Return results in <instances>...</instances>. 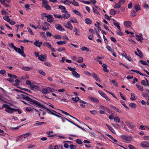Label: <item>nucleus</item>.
I'll return each instance as SVG.
<instances>
[{
	"label": "nucleus",
	"instance_id": "nucleus-1",
	"mask_svg": "<svg viewBox=\"0 0 149 149\" xmlns=\"http://www.w3.org/2000/svg\"><path fill=\"white\" fill-rule=\"evenodd\" d=\"M55 89L53 88H51L49 87L48 86L45 88H43L42 89V92L44 94H46L54 92Z\"/></svg>",
	"mask_w": 149,
	"mask_h": 149
},
{
	"label": "nucleus",
	"instance_id": "nucleus-14",
	"mask_svg": "<svg viewBox=\"0 0 149 149\" xmlns=\"http://www.w3.org/2000/svg\"><path fill=\"white\" fill-rule=\"evenodd\" d=\"M47 58L46 55H41L38 58L40 60L43 61L45 60Z\"/></svg>",
	"mask_w": 149,
	"mask_h": 149
},
{
	"label": "nucleus",
	"instance_id": "nucleus-10",
	"mask_svg": "<svg viewBox=\"0 0 149 149\" xmlns=\"http://www.w3.org/2000/svg\"><path fill=\"white\" fill-rule=\"evenodd\" d=\"M99 94L102 96L106 100H108V101H110V100L108 97L106 95V94L103 92L102 91L99 90L98 91Z\"/></svg>",
	"mask_w": 149,
	"mask_h": 149
},
{
	"label": "nucleus",
	"instance_id": "nucleus-34",
	"mask_svg": "<svg viewBox=\"0 0 149 149\" xmlns=\"http://www.w3.org/2000/svg\"><path fill=\"white\" fill-rule=\"evenodd\" d=\"M67 43L66 41H60L57 42V43L58 45H63L64 44H65Z\"/></svg>",
	"mask_w": 149,
	"mask_h": 149
},
{
	"label": "nucleus",
	"instance_id": "nucleus-50",
	"mask_svg": "<svg viewBox=\"0 0 149 149\" xmlns=\"http://www.w3.org/2000/svg\"><path fill=\"white\" fill-rule=\"evenodd\" d=\"M53 37L54 38L59 40L61 39V36L59 35H54Z\"/></svg>",
	"mask_w": 149,
	"mask_h": 149
},
{
	"label": "nucleus",
	"instance_id": "nucleus-17",
	"mask_svg": "<svg viewBox=\"0 0 149 149\" xmlns=\"http://www.w3.org/2000/svg\"><path fill=\"white\" fill-rule=\"evenodd\" d=\"M127 125L130 127L131 129H134L136 127V126L135 125H133L131 122H127Z\"/></svg>",
	"mask_w": 149,
	"mask_h": 149
},
{
	"label": "nucleus",
	"instance_id": "nucleus-62",
	"mask_svg": "<svg viewBox=\"0 0 149 149\" xmlns=\"http://www.w3.org/2000/svg\"><path fill=\"white\" fill-rule=\"evenodd\" d=\"M130 106L131 107L134 108L136 107V104L135 103H131L129 104Z\"/></svg>",
	"mask_w": 149,
	"mask_h": 149
},
{
	"label": "nucleus",
	"instance_id": "nucleus-56",
	"mask_svg": "<svg viewBox=\"0 0 149 149\" xmlns=\"http://www.w3.org/2000/svg\"><path fill=\"white\" fill-rule=\"evenodd\" d=\"M20 127H21V126H17V127H11L10 128V130H17L19 129L20 128Z\"/></svg>",
	"mask_w": 149,
	"mask_h": 149
},
{
	"label": "nucleus",
	"instance_id": "nucleus-58",
	"mask_svg": "<svg viewBox=\"0 0 149 149\" xmlns=\"http://www.w3.org/2000/svg\"><path fill=\"white\" fill-rule=\"evenodd\" d=\"M83 58L81 57H79V58L77 61L78 63H81L83 62Z\"/></svg>",
	"mask_w": 149,
	"mask_h": 149
},
{
	"label": "nucleus",
	"instance_id": "nucleus-43",
	"mask_svg": "<svg viewBox=\"0 0 149 149\" xmlns=\"http://www.w3.org/2000/svg\"><path fill=\"white\" fill-rule=\"evenodd\" d=\"M72 4L74 6H78L79 4L78 3L75 1H72Z\"/></svg>",
	"mask_w": 149,
	"mask_h": 149
},
{
	"label": "nucleus",
	"instance_id": "nucleus-20",
	"mask_svg": "<svg viewBox=\"0 0 149 149\" xmlns=\"http://www.w3.org/2000/svg\"><path fill=\"white\" fill-rule=\"evenodd\" d=\"M88 99L94 102L98 103L99 102V100L96 98L90 96L88 97Z\"/></svg>",
	"mask_w": 149,
	"mask_h": 149
},
{
	"label": "nucleus",
	"instance_id": "nucleus-30",
	"mask_svg": "<svg viewBox=\"0 0 149 149\" xmlns=\"http://www.w3.org/2000/svg\"><path fill=\"white\" fill-rule=\"evenodd\" d=\"M92 75L93 77L96 81H98L99 80V78L98 76L95 73H92Z\"/></svg>",
	"mask_w": 149,
	"mask_h": 149
},
{
	"label": "nucleus",
	"instance_id": "nucleus-51",
	"mask_svg": "<svg viewBox=\"0 0 149 149\" xmlns=\"http://www.w3.org/2000/svg\"><path fill=\"white\" fill-rule=\"evenodd\" d=\"M120 102L121 103V104L123 105L124 106V107L125 108H126V109H129V108L125 104V102L122 101V100H120Z\"/></svg>",
	"mask_w": 149,
	"mask_h": 149
},
{
	"label": "nucleus",
	"instance_id": "nucleus-60",
	"mask_svg": "<svg viewBox=\"0 0 149 149\" xmlns=\"http://www.w3.org/2000/svg\"><path fill=\"white\" fill-rule=\"evenodd\" d=\"M79 1L85 4H89L91 3V2L89 1H84V0H79Z\"/></svg>",
	"mask_w": 149,
	"mask_h": 149
},
{
	"label": "nucleus",
	"instance_id": "nucleus-54",
	"mask_svg": "<svg viewBox=\"0 0 149 149\" xmlns=\"http://www.w3.org/2000/svg\"><path fill=\"white\" fill-rule=\"evenodd\" d=\"M21 93L19 92V93L17 95V98L18 99H22V94L20 93Z\"/></svg>",
	"mask_w": 149,
	"mask_h": 149
},
{
	"label": "nucleus",
	"instance_id": "nucleus-15",
	"mask_svg": "<svg viewBox=\"0 0 149 149\" xmlns=\"http://www.w3.org/2000/svg\"><path fill=\"white\" fill-rule=\"evenodd\" d=\"M30 88L31 90L36 91L38 90L39 87L37 85H34L32 84L30 86Z\"/></svg>",
	"mask_w": 149,
	"mask_h": 149
},
{
	"label": "nucleus",
	"instance_id": "nucleus-18",
	"mask_svg": "<svg viewBox=\"0 0 149 149\" xmlns=\"http://www.w3.org/2000/svg\"><path fill=\"white\" fill-rule=\"evenodd\" d=\"M134 8L136 12H138V11L141 10V7L139 4L136 3L134 6Z\"/></svg>",
	"mask_w": 149,
	"mask_h": 149
},
{
	"label": "nucleus",
	"instance_id": "nucleus-6",
	"mask_svg": "<svg viewBox=\"0 0 149 149\" xmlns=\"http://www.w3.org/2000/svg\"><path fill=\"white\" fill-rule=\"evenodd\" d=\"M19 92L23 93V94H22V99H24L26 101L29 102H30V100H31V99L28 96V94L27 93L23 92L21 91H20Z\"/></svg>",
	"mask_w": 149,
	"mask_h": 149
},
{
	"label": "nucleus",
	"instance_id": "nucleus-36",
	"mask_svg": "<svg viewBox=\"0 0 149 149\" xmlns=\"http://www.w3.org/2000/svg\"><path fill=\"white\" fill-rule=\"evenodd\" d=\"M70 21L73 23H78L77 20L74 18H71L70 19Z\"/></svg>",
	"mask_w": 149,
	"mask_h": 149
},
{
	"label": "nucleus",
	"instance_id": "nucleus-40",
	"mask_svg": "<svg viewBox=\"0 0 149 149\" xmlns=\"http://www.w3.org/2000/svg\"><path fill=\"white\" fill-rule=\"evenodd\" d=\"M81 49L83 51H86L88 52L89 51V49L85 46L82 47Z\"/></svg>",
	"mask_w": 149,
	"mask_h": 149
},
{
	"label": "nucleus",
	"instance_id": "nucleus-2",
	"mask_svg": "<svg viewBox=\"0 0 149 149\" xmlns=\"http://www.w3.org/2000/svg\"><path fill=\"white\" fill-rule=\"evenodd\" d=\"M3 108H5L6 109L5 111L10 114L13 113L15 110V109L11 107L8 105L6 104H4L3 105Z\"/></svg>",
	"mask_w": 149,
	"mask_h": 149
},
{
	"label": "nucleus",
	"instance_id": "nucleus-23",
	"mask_svg": "<svg viewBox=\"0 0 149 149\" xmlns=\"http://www.w3.org/2000/svg\"><path fill=\"white\" fill-rule=\"evenodd\" d=\"M47 18V21L49 22H52L54 20V18L53 16L51 15H49Z\"/></svg>",
	"mask_w": 149,
	"mask_h": 149
},
{
	"label": "nucleus",
	"instance_id": "nucleus-25",
	"mask_svg": "<svg viewBox=\"0 0 149 149\" xmlns=\"http://www.w3.org/2000/svg\"><path fill=\"white\" fill-rule=\"evenodd\" d=\"M137 52H139V54L141 55L140 56L137 52L136 51H135L134 53L135 54L137 55V56H139V57H142L143 56V55L142 54L141 52L138 49H137Z\"/></svg>",
	"mask_w": 149,
	"mask_h": 149
},
{
	"label": "nucleus",
	"instance_id": "nucleus-49",
	"mask_svg": "<svg viewBox=\"0 0 149 149\" xmlns=\"http://www.w3.org/2000/svg\"><path fill=\"white\" fill-rule=\"evenodd\" d=\"M110 13L112 15H114L116 14V12L113 9H111L110 10Z\"/></svg>",
	"mask_w": 149,
	"mask_h": 149
},
{
	"label": "nucleus",
	"instance_id": "nucleus-21",
	"mask_svg": "<svg viewBox=\"0 0 149 149\" xmlns=\"http://www.w3.org/2000/svg\"><path fill=\"white\" fill-rule=\"evenodd\" d=\"M146 129L149 130V126L148 125L144 126L143 125H141L139 127V129L141 130H145Z\"/></svg>",
	"mask_w": 149,
	"mask_h": 149
},
{
	"label": "nucleus",
	"instance_id": "nucleus-33",
	"mask_svg": "<svg viewBox=\"0 0 149 149\" xmlns=\"http://www.w3.org/2000/svg\"><path fill=\"white\" fill-rule=\"evenodd\" d=\"M148 81L147 79H146V81L143 80H142L141 82V84L142 85L145 86H146L148 85Z\"/></svg>",
	"mask_w": 149,
	"mask_h": 149
},
{
	"label": "nucleus",
	"instance_id": "nucleus-41",
	"mask_svg": "<svg viewBox=\"0 0 149 149\" xmlns=\"http://www.w3.org/2000/svg\"><path fill=\"white\" fill-rule=\"evenodd\" d=\"M136 13L134 10H132L131 12V17H133L136 16Z\"/></svg>",
	"mask_w": 149,
	"mask_h": 149
},
{
	"label": "nucleus",
	"instance_id": "nucleus-35",
	"mask_svg": "<svg viewBox=\"0 0 149 149\" xmlns=\"http://www.w3.org/2000/svg\"><path fill=\"white\" fill-rule=\"evenodd\" d=\"M135 36L137 38H136V40H137L140 41L141 42L142 41V40H143V38L141 36H139V35H136Z\"/></svg>",
	"mask_w": 149,
	"mask_h": 149
},
{
	"label": "nucleus",
	"instance_id": "nucleus-28",
	"mask_svg": "<svg viewBox=\"0 0 149 149\" xmlns=\"http://www.w3.org/2000/svg\"><path fill=\"white\" fill-rule=\"evenodd\" d=\"M32 68L30 67H23L22 68V69L24 71H29Z\"/></svg>",
	"mask_w": 149,
	"mask_h": 149
},
{
	"label": "nucleus",
	"instance_id": "nucleus-45",
	"mask_svg": "<svg viewBox=\"0 0 149 149\" xmlns=\"http://www.w3.org/2000/svg\"><path fill=\"white\" fill-rule=\"evenodd\" d=\"M117 35L119 36H122L123 35V33L121 31V29L119 30L116 32Z\"/></svg>",
	"mask_w": 149,
	"mask_h": 149
},
{
	"label": "nucleus",
	"instance_id": "nucleus-42",
	"mask_svg": "<svg viewBox=\"0 0 149 149\" xmlns=\"http://www.w3.org/2000/svg\"><path fill=\"white\" fill-rule=\"evenodd\" d=\"M136 85L137 86L139 89L140 91H143V87L142 86L139 85L138 84H136Z\"/></svg>",
	"mask_w": 149,
	"mask_h": 149
},
{
	"label": "nucleus",
	"instance_id": "nucleus-55",
	"mask_svg": "<svg viewBox=\"0 0 149 149\" xmlns=\"http://www.w3.org/2000/svg\"><path fill=\"white\" fill-rule=\"evenodd\" d=\"M65 47H63L62 48H59L58 49V52H61L63 51H65Z\"/></svg>",
	"mask_w": 149,
	"mask_h": 149
},
{
	"label": "nucleus",
	"instance_id": "nucleus-3",
	"mask_svg": "<svg viewBox=\"0 0 149 149\" xmlns=\"http://www.w3.org/2000/svg\"><path fill=\"white\" fill-rule=\"evenodd\" d=\"M20 48H20L16 47L15 50L17 52L21 55L22 56L24 57H26V55L24 54V47L21 46Z\"/></svg>",
	"mask_w": 149,
	"mask_h": 149
},
{
	"label": "nucleus",
	"instance_id": "nucleus-38",
	"mask_svg": "<svg viewBox=\"0 0 149 149\" xmlns=\"http://www.w3.org/2000/svg\"><path fill=\"white\" fill-rule=\"evenodd\" d=\"M131 97L130 98V99L132 100H135L136 98V97L135 96V94L133 93H131Z\"/></svg>",
	"mask_w": 149,
	"mask_h": 149
},
{
	"label": "nucleus",
	"instance_id": "nucleus-64",
	"mask_svg": "<svg viewBox=\"0 0 149 149\" xmlns=\"http://www.w3.org/2000/svg\"><path fill=\"white\" fill-rule=\"evenodd\" d=\"M68 68L69 70L71 71L72 72H73L75 70V68H72L71 67L68 66Z\"/></svg>",
	"mask_w": 149,
	"mask_h": 149
},
{
	"label": "nucleus",
	"instance_id": "nucleus-44",
	"mask_svg": "<svg viewBox=\"0 0 149 149\" xmlns=\"http://www.w3.org/2000/svg\"><path fill=\"white\" fill-rule=\"evenodd\" d=\"M114 120L116 123H118L120 122V118L117 116L114 117L113 118Z\"/></svg>",
	"mask_w": 149,
	"mask_h": 149
},
{
	"label": "nucleus",
	"instance_id": "nucleus-53",
	"mask_svg": "<svg viewBox=\"0 0 149 149\" xmlns=\"http://www.w3.org/2000/svg\"><path fill=\"white\" fill-rule=\"evenodd\" d=\"M120 5L119 3H116L114 6V8H119L120 7Z\"/></svg>",
	"mask_w": 149,
	"mask_h": 149
},
{
	"label": "nucleus",
	"instance_id": "nucleus-16",
	"mask_svg": "<svg viewBox=\"0 0 149 149\" xmlns=\"http://www.w3.org/2000/svg\"><path fill=\"white\" fill-rule=\"evenodd\" d=\"M70 14H69L68 12L63 14L62 15V18H63L64 19H68L70 17Z\"/></svg>",
	"mask_w": 149,
	"mask_h": 149
},
{
	"label": "nucleus",
	"instance_id": "nucleus-24",
	"mask_svg": "<svg viewBox=\"0 0 149 149\" xmlns=\"http://www.w3.org/2000/svg\"><path fill=\"white\" fill-rule=\"evenodd\" d=\"M72 74L73 76L76 78H79L80 77V75L75 70L73 72H72Z\"/></svg>",
	"mask_w": 149,
	"mask_h": 149
},
{
	"label": "nucleus",
	"instance_id": "nucleus-46",
	"mask_svg": "<svg viewBox=\"0 0 149 149\" xmlns=\"http://www.w3.org/2000/svg\"><path fill=\"white\" fill-rule=\"evenodd\" d=\"M106 48L111 53L113 52L114 50L112 49L110 46H107L106 47Z\"/></svg>",
	"mask_w": 149,
	"mask_h": 149
},
{
	"label": "nucleus",
	"instance_id": "nucleus-22",
	"mask_svg": "<svg viewBox=\"0 0 149 149\" xmlns=\"http://www.w3.org/2000/svg\"><path fill=\"white\" fill-rule=\"evenodd\" d=\"M72 1L69 0H62L61 1V3L65 5H70L72 4Z\"/></svg>",
	"mask_w": 149,
	"mask_h": 149
},
{
	"label": "nucleus",
	"instance_id": "nucleus-39",
	"mask_svg": "<svg viewBox=\"0 0 149 149\" xmlns=\"http://www.w3.org/2000/svg\"><path fill=\"white\" fill-rule=\"evenodd\" d=\"M73 12L75 14L77 15H79L80 16H82V15L80 13V12H79L77 10H73Z\"/></svg>",
	"mask_w": 149,
	"mask_h": 149
},
{
	"label": "nucleus",
	"instance_id": "nucleus-7",
	"mask_svg": "<svg viewBox=\"0 0 149 149\" xmlns=\"http://www.w3.org/2000/svg\"><path fill=\"white\" fill-rule=\"evenodd\" d=\"M63 25L66 28L70 30H71L73 29V26L70 21H68L67 23H64Z\"/></svg>",
	"mask_w": 149,
	"mask_h": 149
},
{
	"label": "nucleus",
	"instance_id": "nucleus-48",
	"mask_svg": "<svg viewBox=\"0 0 149 149\" xmlns=\"http://www.w3.org/2000/svg\"><path fill=\"white\" fill-rule=\"evenodd\" d=\"M3 19L8 22L10 21V19L8 16H6L3 17Z\"/></svg>",
	"mask_w": 149,
	"mask_h": 149
},
{
	"label": "nucleus",
	"instance_id": "nucleus-31",
	"mask_svg": "<svg viewBox=\"0 0 149 149\" xmlns=\"http://www.w3.org/2000/svg\"><path fill=\"white\" fill-rule=\"evenodd\" d=\"M31 134V133L30 132H28L25 134H23L20 136H24V138H25L27 137L30 136Z\"/></svg>",
	"mask_w": 149,
	"mask_h": 149
},
{
	"label": "nucleus",
	"instance_id": "nucleus-57",
	"mask_svg": "<svg viewBox=\"0 0 149 149\" xmlns=\"http://www.w3.org/2000/svg\"><path fill=\"white\" fill-rule=\"evenodd\" d=\"M9 47L11 48H13L15 50V49L16 48V47L13 44V43H9L8 44Z\"/></svg>",
	"mask_w": 149,
	"mask_h": 149
},
{
	"label": "nucleus",
	"instance_id": "nucleus-4",
	"mask_svg": "<svg viewBox=\"0 0 149 149\" xmlns=\"http://www.w3.org/2000/svg\"><path fill=\"white\" fill-rule=\"evenodd\" d=\"M42 7L44 8L46 10H49L51 9V7L49 4V2L47 0H45L42 2Z\"/></svg>",
	"mask_w": 149,
	"mask_h": 149
},
{
	"label": "nucleus",
	"instance_id": "nucleus-27",
	"mask_svg": "<svg viewBox=\"0 0 149 149\" xmlns=\"http://www.w3.org/2000/svg\"><path fill=\"white\" fill-rule=\"evenodd\" d=\"M106 125L111 132L114 134H116V132L111 127L107 124H106Z\"/></svg>",
	"mask_w": 149,
	"mask_h": 149
},
{
	"label": "nucleus",
	"instance_id": "nucleus-19",
	"mask_svg": "<svg viewBox=\"0 0 149 149\" xmlns=\"http://www.w3.org/2000/svg\"><path fill=\"white\" fill-rule=\"evenodd\" d=\"M114 22H113L114 25L116 26L119 30H120V26L119 25V23L118 22L116 21L114 19H113Z\"/></svg>",
	"mask_w": 149,
	"mask_h": 149
},
{
	"label": "nucleus",
	"instance_id": "nucleus-9",
	"mask_svg": "<svg viewBox=\"0 0 149 149\" xmlns=\"http://www.w3.org/2000/svg\"><path fill=\"white\" fill-rule=\"evenodd\" d=\"M140 146L143 148L149 147V142L146 141H143L140 143Z\"/></svg>",
	"mask_w": 149,
	"mask_h": 149
},
{
	"label": "nucleus",
	"instance_id": "nucleus-11",
	"mask_svg": "<svg viewBox=\"0 0 149 149\" xmlns=\"http://www.w3.org/2000/svg\"><path fill=\"white\" fill-rule=\"evenodd\" d=\"M124 26L127 28H130L132 24V22L130 21H125L123 23Z\"/></svg>",
	"mask_w": 149,
	"mask_h": 149
},
{
	"label": "nucleus",
	"instance_id": "nucleus-13",
	"mask_svg": "<svg viewBox=\"0 0 149 149\" xmlns=\"http://www.w3.org/2000/svg\"><path fill=\"white\" fill-rule=\"evenodd\" d=\"M42 44V42H39V40L35 41L34 42V44L36 46L39 47H40L41 45Z\"/></svg>",
	"mask_w": 149,
	"mask_h": 149
},
{
	"label": "nucleus",
	"instance_id": "nucleus-63",
	"mask_svg": "<svg viewBox=\"0 0 149 149\" xmlns=\"http://www.w3.org/2000/svg\"><path fill=\"white\" fill-rule=\"evenodd\" d=\"M76 148V146L74 145H71L70 146V149H75Z\"/></svg>",
	"mask_w": 149,
	"mask_h": 149
},
{
	"label": "nucleus",
	"instance_id": "nucleus-5",
	"mask_svg": "<svg viewBox=\"0 0 149 149\" xmlns=\"http://www.w3.org/2000/svg\"><path fill=\"white\" fill-rule=\"evenodd\" d=\"M30 102H32L33 104L34 105H35L37 107H41L42 108H44L46 109L47 110L50 111L49 109L45 107L43 105L41 104L40 103L37 101L31 99V100H30Z\"/></svg>",
	"mask_w": 149,
	"mask_h": 149
},
{
	"label": "nucleus",
	"instance_id": "nucleus-52",
	"mask_svg": "<svg viewBox=\"0 0 149 149\" xmlns=\"http://www.w3.org/2000/svg\"><path fill=\"white\" fill-rule=\"evenodd\" d=\"M61 119L62 122L63 123L65 122L66 120H67L70 123V122L71 121L70 120H68L65 118L62 117V118H61Z\"/></svg>",
	"mask_w": 149,
	"mask_h": 149
},
{
	"label": "nucleus",
	"instance_id": "nucleus-59",
	"mask_svg": "<svg viewBox=\"0 0 149 149\" xmlns=\"http://www.w3.org/2000/svg\"><path fill=\"white\" fill-rule=\"evenodd\" d=\"M111 82L113 84L115 85L116 86H118L117 83L115 80H111Z\"/></svg>",
	"mask_w": 149,
	"mask_h": 149
},
{
	"label": "nucleus",
	"instance_id": "nucleus-32",
	"mask_svg": "<svg viewBox=\"0 0 149 149\" xmlns=\"http://www.w3.org/2000/svg\"><path fill=\"white\" fill-rule=\"evenodd\" d=\"M84 21L86 24H91L92 23L91 20L88 18L85 19Z\"/></svg>",
	"mask_w": 149,
	"mask_h": 149
},
{
	"label": "nucleus",
	"instance_id": "nucleus-26",
	"mask_svg": "<svg viewBox=\"0 0 149 149\" xmlns=\"http://www.w3.org/2000/svg\"><path fill=\"white\" fill-rule=\"evenodd\" d=\"M42 45L45 47L49 48L51 47V44L49 42H45L42 44Z\"/></svg>",
	"mask_w": 149,
	"mask_h": 149
},
{
	"label": "nucleus",
	"instance_id": "nucleus-29",
	"mask_svg": "<svg viewBox=\"0 0 149 149\" xmlns=\"http://www.w3.org/2000/svg\"><path fill=\"white\" fill-rule=\"evenodd\" d=\"M103 69L104 71L106 72H109V70L107 69V65L106 64H103L102 65Z\"/></svg>",
	"mask_w": 149,
	"mask_h": 149
},
{
	"label": "nucleus",
	"instance_id": "nucleus-8",
	"mask_svg": "<svg viewBox=\"0 0 149 149\" xmlns=\"http://www.w3.org/2000/svg\"><path fill=\"white\" fill-rule=\"evenodd\" d=\"M120 137L123 139L127 141H131L132 139V137L129 136L122 135Z\"/></svg>",
	"mask_w": 149,
	"mask_h": 149
},
{
	"label": "nucleus",
	"instance_id": "nucleus-12",
	"mask_svg": "<svg viewBox=\"0 0 149 149\" xmlns=\"http://www.w3.org/2000/svg\"><path fill=\"white\" fill-rule=\"evenodd\" d=\"M55 27L56 29L59 30L63 32L65 31L64 29L62 27V26L59 24H56Z\"/></svg>",
	"mask_w": 149,
	"mask_h": 149
},
{
	"label": "nucleus",
	"instance_id": "nucleus-61",
	"mask_svg": "<svg viewBox=\"0 0 149 149\" xmlns=\"http://www.w3.org/2000/svg\"><path fill=\"white\" fill-rule=\"evenodd\" d=\"M112 125L117 128H119L120 127L119 125L117 124H114V123H112Z\"/></svg>",
	"mask_w": 149,
	"mask_h": 149
},
{
	"label": "nucleus",
	"instance_id": "nucleus-37",
	"mask_svg": "<svg viewBox=\"0 0 149 149\" xmlns=\"http://www.w3.org/2000/svg\"><path fill=\"white\" fill-rule=\"evenodd\" d=\"M72 100L74 101L77 102L78 101H79V98L78 97H72Z\"/></svg>",
	"mask_w": 149,
	"mask_h": 149
},
{
	"label": "nucleus",
	"instance_id": "nucleus-47",
	"mask_svg": "<svg viewBox=\"0 0 149 149\" xmlns=\"http://www.w3.org/2000/svg\"><path fill=\"white\" fill-rule=\"evenodd\" d=\"M46 124L45 122H36V123L34 124V125L35 126H37L40 125L42 124Z\"/></svg>",
	"mask_w": 149,
	"mask_h": 149
}]
</instances>
